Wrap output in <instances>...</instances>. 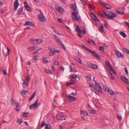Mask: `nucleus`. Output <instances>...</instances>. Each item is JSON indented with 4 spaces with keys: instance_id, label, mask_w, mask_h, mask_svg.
<instances>
[{
    "instance_id": "0e129e2a",
    "label": "nucleus",
    "mask_w": 129,
    "mask_h": 129,
    "mask_svg": "<svg viewBox=\"0 0 129 129\" xmlns=\"http://www.w3.org/2000/svg\"><path fill=\"white\" fill-rule=\"evenodd\" d=\"M24 7H25V8H26V7L27 6H28L27 4L26 3V2H25L24 3Z\"/></svg>"
},
{
    "instance_id": "de8ad7c7",
    "label": "nucleus",
    "mask_w": 129,
    "mask_h": 129,
    "mask_svg": "<svg viewBox=\"0 0 129 129\" xmlns=\"http://www.w3.org/2000/svg\"><path fill=\"white\" fill-rule=\"evenodd\" d=\"M60 7H59V6L58 5H57L56 6V10L57 11H58L59 10V9H60Z\"/></svg>"
},
{
    "instance_id": "c9c22d12",
    "label": "nucleus",
    "mask_w": 129,
    "mask_h": 129,
    "mask_svg": "<svg viewBox=\"0 0 129 129\" xmlns=\"http://www.w3.org/2000/svg\"><path fill=\"white\" fill-rule=\"evenodd\" d=\"M70 70L71 71L73 72H77L75 69L74 68L72 67V66H70Z\"/></svg>"
},
{
    "instance_id": "bf43d9fd",
    "label": "nucleus",
    "mask_w": 129,
    "mask_h": 129,
    "mask_svg": "<svg viewBox=\"0 0 129 129\" xmlns=\"http://www.w3.org/2000/svg\"><path fill=\"white\" fill-rule=\"evenodd\" d=\"M54 36L56 41L59 39L58 37L55 35H54Z\"/></svg>"
},
{
    "instance_id": "a19ab883",
    "label": "nucleus",
    "mask_w": 129,
    "mask_h": 129,
    "mask_svg": "<svg viewBox=\"0 0 129 129\" xmlns=\"http://www.w3.org/2000/svg\"><path fill=\"white\" fill-rule=\"evenodd\" d=\"M26 10L28 11H31V8L29 6L26 7Z\"/></svg>"
},
{
    "instance_id": "a211bd4d",
    "label": "nucleus",
    "mask_w": 129,
    "mask_h": 129,
    "mask_svg": "<svg viewBox=\"0 0 129 129\" xmlns=\"http://www.w3.org/2000/svg\"><path fill=\"white\" fill-rule=\"evenodd\" d=\"M81 114H83L84 115H86L87 116H88V114L87 112L83 110H81Z\"/></svg>"
},
{
    "instance_id": "c756f323",
    "label": "nucleus",
    "mask_w": 129,
    "mask_h": 129,
    "mask_svg": "<svg viewBox=\"0 0 129 129\" xmlns=\"http://www.w3.org/2000/svg\"><path fill=\"white\" fill-rule=\"evenodd\" d=\"M22 119L18 118L17 119V123H19L20 124H21L22 123Z\"/></svg>"
},
{
    "instance_id": "6ab92c4d",
    "label": "nucleus",
    "mask_w": 129,
    "mask_h": 129,
    "mask_svg": "<svg viewBox=\"0 0 129 129\" xmlns=\"http://www.w3.org/2000/svg\"><path fill=\"white\" fill-rule=\"evenodd\" d=\"M36 94V92H34L33 94L32 95L31 97L29 99V101H31L35 97Z\"/></svg>"
},
{
    "instance_id": "aec40b11",
    "label": "nucleus",
    "mask_w": 129,
    "mask_h": 129,
    "mask_svg": "<svg viewBox=\"0 0 129 129\" xmlns=\"http://www.w3.org/2000/svg\"><path fill=\"white\" fill-rule=\"evenodd\" d=\"M36 94V92H34L33 94L32 95L31 97L29 99V101H31L35 97Z\"/></svg>"
},
{
    "instance_id": "f8f14e48",
    "label": "nucleus",
    "mask_w": 129,
    "mask_h": 129,
    "mask_svg": "<svg viewBox=\"0 0 129 129\" xmlns=\"http://www.w3.org/2000/svg\"><path fill=\"white\" fill-rule=\"evenodd\" d=\"M67 98L70 102H73L76 100V99L75 97L69 95H67Z\"/></svg>"
},
{
    "instance_id": "58836bf2",
    "label": "nucleus",
    "mask_w": 129,
    "mask_h": 129,
    "mask_svg": "<svg viewBox=\"0 0 129 129\" xmlns=\"http://www.w3.org/2000/svg\"><path fill=\"white\" fill-rule=\"evenodd\" d=\"M35 48V46H34L29 47L28 48V49L30 51H31L34 50Z\"/></svg>"
},
{
    "instance_id": "864d4df0",
    "label": "nucleus",
    "mask_w": 129,
    "mask_h": 129,
    "mask_svg": "<svg viewBox=\"0 0 129 129\" xmlns=\"http://www.w3.org/2000/svg\"><path fill=\"white\" fill-rule=\"evenodd\" d=\"M77 94V91H76L75 92H73L71 94L72 95H76Z\"/></svg>"
},
{
    "instance_id": "4468645a",
    "label": "nucleus",
    "mask_w": 129,
    "mask_h": 129,
    "mask_svg": "<svg viewBox=\"0 0 129 129\" xmlns=\"http://www.w3.org/2000/svg\"><path fill=\"white\" fill-rule=\"evenodd\" d=\"M56 41L59 44V45L61 46L62 48L65 50H66L65 48L60 40L58 39Z\"/></svg>"
},
{
    "instance_id": "774afa93",
    "label": "nucleus",
    "mask_w": 129,
    "mask_h": 129,
    "mask_svg": "<svg viewBox=\"0 0 129 129\" xmlns=\"http://www.w3.org/2000/svg\"><path fill=\"white\" fill-rule=\"evenodd\" d=\"M125 23L127 25L128 28H129V23H128L127 22H125Z\"/></svg>"
},
{
    "instance_id": "052dcab7",
    "label": "nucleus",
    "mask_w": 129,
    "mask_h": 129,
    "mask_svg": "<svg viewBox=\"0 0 129 129\" xmlns=\"http://www.w3.org/2000/svg\"><path fill=\"white\" fill-rule=\"evenodd\" d=\"M117 117L120 120L122 119V117L121 116H119L118 115H117Z\"/></svg>"
},
{
    "instance_id": "e2e57ef3",
    "label": "nucleus",
    "mask_w": 129,
    "mask_h": 129,
    "mask_svg": "<svg viewBox=\"0 0 129 129\" xmlns=\"http://www.w3.org/2000/svg\"><path fill=\"white\" fill-rule=\"evenodd\" d=\"M35 86H36V84L37 83L38 81V80L37 79H35Z\"/></svg>"
},
{
    "instance_id": "5701e85b",
    "label": "nucleus",
    "mask_w": 129,
    "mask_h": 129,
    "mask_svg": "<svg viewBox=\"0 0 129 129\" xmlns=\"http://www.w3.org/2000/svg\"><path fill=\"white\" fill-rule=\"evenodd\" d=\"M90 67L94 69H97L98 67L97 65L95 64H92Z\"/></svg>"
},
{
    "instance_id": "4be33fe9",
    "label": "nucleus",
    "mask_w": 129,
    "mask_h": 129,
    "mask_svg": "<svg viewBox=\"0 0 129 129\" xmlns=\"http://www.w3.org/2000/svg\"><path fill=\"white\" fill-rule=\"evenodd\" d=\"M11 102L12 105H16V102L13 99H11Z\"/></svg>"
},
{
    "instance_id": "9b49d317",
    "label": "nucleus",
    "mask_w": 129,
    "mask_h": 129,
    "mask_svg": "<svg viewBox=\"0 0 129 129\" xmlns=\"http://www.w3.org/2000/svg\"><path fill=\"white\" fill-rule=\"evenodd\" d=\"M43 63L45 64L49 63L50 61V58L47 57H45L42 59Z\"/></svg>"
},
{
    "instance_id": "338daca9",
    "label": "nucleus",
    "mask_w": 129,
    "mask_h": 129,
    "mask_svg": "<svg viewBox=\"0 0 129 129\" xmlns=\"http://www.w3.org/2000/svg\"><path fill=\"white\" fill-rule=\"evenodd\" d=\"M58 21L59 22H60L61 23H62V21L61 20V19L60 18H59V19H58Z\"/></svg>"
},
{
    "instance_id": "7c9ffc66",
    "label": "nucleus",
    "mask_w": 129,
    "mask_h": 129,
    "mask_svg": "<svg viewBox=\"0 0 129 129\" xmlns=\"http://www.w3.org/2000/svg\"><path fill=\"white\" fill-rule=\"evenodd\" d=\"M51 128V126L49 124H46L45 127V129H50Z\"/></svg>"
},
{
    "instance_id": "2f4dec72",
    "label": "nucleus",
    "mask_w": 129,
    "mask_h": 129,
    "mask_svg": "<svg viewBox=\"0 0 129 129\" xmlns=\"http://www.w3.org/2000/svg\"><path fill=\"white\" fill-rule=\"evenodd\" d=\"M117 95H112L110 96L111 98L114 100H116V96H117Z\"/></svg>"
},
{
    "instance_id": "4d7b16f0",
    "label": "nucleus",
    "mask_w": 129,
    "mask_h": 129,
    "mask_svg": "<svg viewBox=\"0 0 129 129\" xmlns=\"http://www.w3.org/2000/svg\"><path fill=\"white\" fill-rule=\"evenodd\" d=\"M96 86H95L94 87V89H95L96 90H97V91H100V90L98 89L96 87Z\"/></svg>"
},
{
    "instance_id": "09e8293b",
    "label": "nucleus",
    "mask_w": 129,
    "mask_h": 129,
    "mask_svg": "<svg viewBox=\"0 0 129 129\" xmlns=\"http://www.w3.org/2000/svg\"><path fill=\"white\" fill-rule=\"evenodd\" d=\"M3 74L5 75H7V72L6 70H3Z\"/></svg>"
},
{
    "instance_id": "37998d69",
    "label": "nucleus",
    "mask_w": 129,
    "mask_h": 129,
    "mask_svg": "<svg viewBox=\"0 0 129 129\" xmlns=\"http://www.w3.org/2000/svg\"><path fill=\"white\" fill-rule=\"evenodd\" d=\"M58 11L60 12L61 13H63L64 12V10L62 8L60 7Z\"/></svg>"
},
{
    "instance_id": "2eb2a0df",
    "label": "nucleus",
    "mask_w": 129,
    "mask_h": 129,
    "mask_svg": "<svg viewBox=\"0 0 129 129\" xmlns=\"http://www.w3.org/2000/svg\"><path fill=\"white\" fill-rule=\"evenodd\" d=\"M108 92L111 95H117L118 94V93L117 92H114L110 89L109 90Z\"/></svg>"
},
{
    "instance_id": "e433bc0d",
    "label": "nucleus",
    "mask_w": 129,
    "mask_h": 129,
    "mask_svg": "<svg viewBox=\"0 0 129 129\" xmlns=\"http://www.w3.org/2000/svg\"><path fill=\"white\" fill-rule=\"evenodd\" d=\"M39 57L38 55H37L34 57L33 59L34 60H37L39 59Z\"/></svg>"
},
{
    "instance_id": "20e7f679",
    "label": "nucleus",
    "mask_w": 129,
    "mask_h": 129,
    "mask_svg": "<svg viewBox=\"0 0 129 129\" xmlns=\"http://www.w3.org/2000/svg\"><path fill=\"white\" fill-rule=\"evenodd\" d=\"M29 79V76H28L26 77L25 81L23 83L22 86L23 88H25L27 86Z\"/></svg>"
},
{
    "instance_id": "1a4fd4ad",
    "label": "nucleus",
    "mask_w": 129,
    "mask_h": 129,
    "mask_svg": "<svg viewBox=\"0 0 129 129\" xmlns=\"http://www.w3.org/2000/svg\"><path fill=\"white\" fill-rule=\"evenodd\" d=\"M48 49L51 51L52 53L54 54H55L56 52L59 53L60 51L59 50H56L55 48H54L50 47L48 48Z\"/></svg>"
},
{
    "instance_id": "dca6fc26",
    "label": "nucleus",
    "mask_w": 129,
    "mask_h": 129,
    "mask_svg": "<svg viewBox=\"0 0 129 129\" xmlns=\"http://www.w3.org/2000/svg\"><path fill=\"white\" fill-rule=\"evenodd\" d=\"M92 15L91 17L93 19L95 20L96 21H99V19L98 18L96 17V16L93 14V13H92Z\"/></svg>"
},
{
    "instance_id": "b1692460",
    "label": "nucleus",
    "mask_w": 129,
    "mask_h": 129,
    "mask_svg": "<svg viewBox=\"0 0 129 129\" xmlns=\"http://www.w3.org/2000/svg\"><path fill=\"white\" fill-rule=\"evenodd\" d=\"M75 60L77 61V62H78L80 64H81V61L80 59L78 58L77 57H75Z\"/></svg>"
},
{
    "instance_id": "473e14b6",
    "label": "nucleus",
    "mask_w": 129,
    "mask_h": 129,
    "mask_svg": "<svg viewBox=\"0 0 129 129\" xmlns=\"http://www.w3.org/2000/svg\"><path fill=\"white\" fill-rule=\"evenodd\" d=\"M123 49L126 54H129V50L127 49L126 48H123Z\"/></svg>"
},
{
    "instance_id": "7ed1b4c3",
    "label": "nucleus",
    "mask_w": 129,
    "mask_h": 129,
    "mask_svg": "<svg viewBox=\"0 0 129 129\" xmlns=\"http://www.w3.org/2000/svg\"><path fill=\"white\" fill-rule=\"evenodd\" d=\"M81 47L84 49L87 50L88 52L91 53L93 56L96 57L98 59H101L100 57V56L98 54L95 52L93 51L90 49H88L83 45H82L81 46Z\"/></svg>"
},
{
    "instance_id": "39448f33",
    "label": "nucleus",
    "mask_w": 129,
    "mask_h": 129,
    "mask_svg": "<svg viewBox=\"0 0 129 129\" xmlns=\"http://www.w3.org/2000/svg\"><path fill=\"white\" fill-rule=\"evenodd\" d=\"M38 100H37L35 103L33 105H30L29 107L30 109H31L33 107L36 109L38 107L41 105L40 102H39L38 103Z\"/></svg>"
},
{
    "instance_id": "8fccbe9b",
    "label": "nucleus",
    "mask_w": 129,
    "mask_h": 129,
    "mask_svg": "<svg viewBox=\"0 0 129 129\" xmlns=\"http://www.w3.org/2000/svg\"><path fill=\"white\" fill-rule=\"evenodd\" d=\"M87 64L89 67H90L92 64L90 62H87Z\"/></svg>"
},
{
    "instance_id": "c03bdc74",
    "label": "nucleus",
    "mask_w": 129,
    "mask_h": 129,
    "mask_svg": "<svg viewBox=\"0 0 129 129\" xmlns=\"http://www.w3.org/2000/svg\"><path fill=\"white\" fill-rule=\"evenodd\" d=\"M45 71L47 73H50L52 72L51 71L48 70H45Z\"/></svg>"
},
{
    "instance_id": "cd10ccee",
    "label": "nucleus",
    "mask_w": 129,
    "mask_h": 129,
    "mask_svg": "<svg viewBox=\"0 0 129 129\" xmlns=\"http://www.w3.org/2000/svg\"><path fill=\"white\" fill-rule=\"evenodd\" d=\"M37 44H39L41 43L43 41V40L41 39H36Z\"/></svg>"
},
{
    "instance_id": "393cba45",
    "label": "nucleus",
    "mask_w": 129,
    "mask_h": 129,
    "mask_svg": "<svg viewBox=\"0 0 129 129\" xmlns=\"http://www.w3.org/2000/svg\"><path fill=\"white\" fill-rule=\"evenodd\" d=\"M30 43H32L33 44H37V41L36 40L34 39H30L29 40Z\"/></svg>"
},
{
    "instance_id": "a878e982",
    "label": "nucleus",
    "mask_w": 129,
    "mask_h": 129,
    "mask_svg": "<svg viewBox=\"0 0 129 129\" xmlns=\"http://www.w3.org/2000/svg\"><path fill=\"white\" fill-rule=\"evenodd\" d=\"M33 25V23L31 22H30L29 21H26L24 25Z\"/></svg>"
},
{
    "instance_id": "ea45409f",
    "label": "nucleus",
    "mask_w": 129,
    "mask_h": 129,
    "mask_svg": "<svg viewBox=\"0 0 129 129\" xmlns=\"http://www.w3.org/2000/svg\"><path fill=\"white\" fill-rule=\"evenodd\" d=\"M75 83L74 82H71L67 83L66 84L67 85V86H69L72 84H74Z\"/></svg>"
},
{
    "instance_id": "412c9836",
    "label": "nucleus",
    "mask_w": 129,
    "mask_h": 129,
    "mask_svg": "<svg viewBox=\"0 0 129 129\" xmlns=\"http://www.w3.org/2000/svg\"><path fill=\"white\" fill-rule=\"evenodd\" d=\"M119 34L124 38H125L126 37V34L123 31H122L120 32Z\"/></svg>"
},
{
    "instance_id": "f03ea898",
    "label": "nucleus",
    "mask_w": 129,
    "mask_h": 129,
    "mask_svg": "<svg viewBox=\"0 0 129 129\" xmlns=\"http://www.w3.org/2000/svg\"><path fill=\"white\" fill-rule=\"evenodd\" d=\"M99 14L101 16H105L107 19H113L114 17H115L116 15L115 13L110 11L107 12L106 13L104 12L102 13L100 12L99 13Z\"/></svg>"
},
{
    "instance_id": "c85d7f7f",
    "label": "nucleus",
    "mask_w": 129,
    "mask_h": 129,
    "mask_svg": "<svg viewBox=\"0 0 129 129\" xmlns=\"http://www.w3.org/2000/svg\"><path fill=\"white\" fill-rule=\"evenodd\" d=\"M27 92V91L25 90H21L20 92L23 95L26 94Z\"/></svg>"
},
{
    "instance_id": "72a5a7b5",
    "label": "nucleus",
    "mask_w": 129,
    "mask_h": 129,
    "mask_svg": "<svg viewBox=\"0 0 129 129\" xmlns=\"http://www.w3.org/2000/svg\"><path fill=\"white\" fill-rule=\"evenodd\" d=\"M23 10V8H20L18 10V14L19 15L21 14Z\"/></svg>"
},
{
    "instance_id": "3c124183",
    "label": "nucleus",
    "mask_w": 129,
    "mask_h": 129,
    "mask_svg": "<svg viewBox=\"0 0 129 129\" xmlns=\"http://www.w3.org/2000/svg\"><path fill=\"white\" fill-rule=\"evenodd\" d=\"M104 48L102 47H100L99 48V50L103 51H104Z\"/></svg>"
},
{
    "instance_id": "f704fd0d",
    "label": "nucleus",
    "mask_w": 129,
    "mask_h": 129,
    "mask_svg": "<svg viewBox=\"0 0 129 129\" xmlns=\"http://www.w3.org/2000/svg\"><path fill=\"white\" fill-rule=\"evenodd\" d=\"M106 64L110 68H111V66L109 62L108 61H106L105 62Z\"/></svg>"
},
{
    "instance_id": "9d476101",
    "label": "nucleus",
    "mask_w": 129,
    "mask_h": 129,
    "mask_svg": "<svg viewBox=\"0 0 129 129\" xmlns=\"http://www.w3.org/2000/svg\"><path fill=\"white\" fill-rule=\"evenodd\" d=\"M115 53L117 56L119 58H124L123 54L118 51L116 50L115 51Z\"/></svg>"
},
{
    "instance_id": "0eeeda50",
    "label": "nucleus",
    "mask_w": 129,
    "mask_h": 129,
    "mask_svg": "<svg viewBox=\"0 0 129 129\" xmlns=\"http://www.w3.org/2000/svg\"><path fill=\"white\" fill-rule=\"evenodd\" d=\"M99 3L102 5L103 7L106 9H109L111 8V6L110 5L108 4H106L105 3H103L101 1L99 2Z\"/></svg>"
},
{
    "instance_id": "6e6552de",
    "label": "nucleus",
    "mask_w": 129,
    "mask_h": 129,
    "mask_svg": "<svg viewBox=\"0 0 129 129\" xmlns=\"http://www.w3.org/2000/svg\"><path fill=\"white\" fill-rule=\"evenodd\" d=\"M121 80L125 83L129 84V81L126 77L125 76L122 75L121 76Z\"/></svg>"
},
{
    "instance_id": "49530a36",
    "label": "nucleus",
    "mask_w": 129,
    "mask_h": 129,
    "mask_svg": "<svg viewBox=\"0 0 129 129\" xmlns=\"http://www.w3.org/2000/svg\"><path fill=\"white\" fill-rule=\"evenodd\" d=\"M46 125L45 122V121H44L42 123L41 127H43L44 126H45Z\"/></svg>"
},
{
    "instance_id": "6e6d98bb",
    "label": "nucleus",
    "mask_w": 129,
    "mask_h": 129,
    "mask_svg": "<svg viewBox=\"0 0 129 129\" xmlns=\"http://www.w3.org/2000/svg\"><path fill=\"white\" fill-rule=\"evenodd\" d=\"M27 113H25L23 114V116L24 117H26L27 116Z\"/></svg>"
},
{
    "instance_id": "bb28decb",
    "label": "nucleus",
    "mask_w": 129,
    "mask_h": 129,
    "mask_svg": "<svg viewBox=\"0 0 129 129\" xmlns=\"http://www.w3.org/2000/svg\"><path fill=\"white\" fill-rule=\"evenodd\" d=\"M7 52L5 54V55L6 56H8L10 54V50L9 49L8 47H7Z\"/></svg>"
},
{
    "instance_id": "ddd939ff",
    "label": "nucleus",
    "mask_w": 129,
    "mask_h": 129,
    "mask_svg": "<svg viewBox=\"0 0 129 129\" xmlns=\"http://www.w3.org/2000/svg\"><path fill=\"white\" fill-rule=\"evenodd\" d=\"M19 5L18 0H16L14 2V7L16 10L17 9Z\"/></svg>"
},
{
    "instance_id": "79ce46f5",
    "label": "nucleus",
    "mask_w": 129,
    "mask_h": 129,
    "mask_svg": "<svg viewBox=\"0 0 129 129\" xmlns=\"http://www.w3.org/2000/svg\"><path fill=\"white\" fill-rule=\"evenodd\" d=\"M77 77V75L76 74H74L71 77H72V79H76Z\"/></svg>"
},
{
    "instance_id": "680f3d73",
    "label": "nucleus",
    "mask_w": 129,
    "mask_h": 129,
    "mask_svg": "<svg viewBox=\"0 0 129 129\" xmlns=\"http://www.w3.org/2000/svg\"><path fill=\"white\" fill-rule=\"evenodd\" d=\"M54 64L55 65H59L58 62L56 61H54Z\"/></svg>"
},
{
    "instance_id": "f257e3e1",
    "label": "nucleus",
    "mask_w": 129,
    "mask_h": 129,
    "mask_svg": "<svg viewBox=\"0 0 129 129\" xmlns=\"http://www.w3.org/2000/svg\"><path fill=\"white\" fill-rule=\"evenodd\" d=\"M71 7L73 8V10L74 11L71 13L72 18L73 20L74 21H77L80 20L81 17L80 16H77L79 12L77 7L75 5H74L72 6Z\"/></svg>"
},
{
    "instance_id": "69168bd1",
    "label": "nucleus",
    "mask_w": 129,
    "mask_h": 129,
    "mask_svg": "<svg viewBox=\"0 0 129 129\" xmlns=\"http://www.w3.org/2000/svg\"><path fill=\"white\" fill-rule=\"evenodd\" d=\"M52 70L53 71H55L56 70V68L55 67L53 66H52Z\"/></svg>"
},
{
    "instance_id": "5fc2aeb1",
    "label": "nucleus",
    "mask_w": 129,
    "mask_h": 129,
    "mask_svg": "<svg viewBox=\"0 0 129 129\" xmlns=\"http://www.w3.org/2000/svg\"><path fill=\"white\" fill-rule=\"evenodd\" d=\"M124 70L125 71V72L126 74H127V75L128 74V71H127V68L126 67L124 68Z\"/></svg>"
},
{
    "instance_id": "4c0bfd02",
    "label": "nucleus",
    "mask_w": 129,
    "mask_h": 129,
    "mask_svg": "<svg viewBox=\"0 0 129 129\" xmlns=\"http://www.w3.org/2000/svg\"><path fill=\"white\" fill-rule=\"evenodd\" d=\"M99 29L101 32H104V31L103 29V26L102 25L101 26V27L99 28Z\"/></svg>"
},
{
    "instance_id": "603ef678",
    "label": "nucleus",
    "mask_w": 129,
    "mask_h": 129,
    "mask_svg": "<svg viewBox=\"0 0 129 129\" xmlns=\"http://www.w3.org/2000/svg\"><path fill=\"white\" fill-rule=\"evenodd\" d=\"M88 6L89 8H94L93 7V6L92 5H91V4H89L88 5Z\"/></svg>"
},
{
    "instance_id": "a18cd8bd",
    "label": "nucleus",
    "mask_w": 129,
    "mask_h": 129,
    "mask_svg": "<svg viewBox=\"0 0 129 129\" xmlns=\"http://www.w3.org/2000/svg\"><path fill=\"white\" fill-rule=\"evenodd\" d=\"M81 118L82 119H83L85 120L86 121H87L88 119V118L87 117L85 116H84L83 117H82Z\"/></svg>"
},
{
    "instance_id": "13d9d810",
    "label": "nucleus",
    "mask_w": 129,
    "mask_h": 129,
    "mask_svg": "<svg viewBox=\"0 0 129 129\" xmlns=\"http://www.w3.org/2000/svg\"><path fill=\"white\" fill-rule=\"evenodd\" d=\"M64 68L62 67H60V70L63 71H64Z\"/></svg>"
},
{
    "instance_id": "423d86ee",
    "label": "nucleus",
    "mask_w": 129,
    "mask_h": 129,
    "mask_svg": "<svg viewBox=\"0 0 129 129\" xmlns=\"http://www.w3.org/2000/svg\"><path fill=\"white\" fill-rule=\"evenodd\" d=\"M39 20L41 21L44 22L46 21V19L43 15V14L41 12L40 14L38 15Z\"/></svg>"
},
{
    "instance_id": "f3484780",
    "label": "nucleus",
    "mask_w": 129,
    "mask_h": 129,
    "mask_svg": "<svg viewBox=\"0 0 129 129\" xmlns=\"http://www.w3.org/2000/svg\"><path fill=\"white\" fill-rule=\"evenodd\" d=\"M57 118L58 120H65V117L63 116L58 115L57 116Z\"/></svg>"
}]
</instances>
